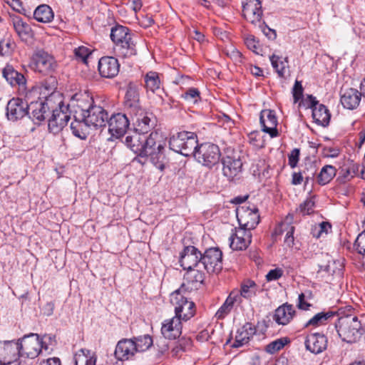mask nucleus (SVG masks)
<instances>
[{"label":"nucleus","instance_id":"nucleus-1","mask_svg":"<svg viewBox=\"0 0 365 365\" xmlns=\"http://www.w3.org/2000/svg\"><path fill=\"white\" fill-rule=\"evenodd\" d=\"M165 140L161 133L154 131L145 136L141 157H145L159 170H163L166 163Z\"/></svg>","mask_w":365,"mask_h":365},{"label":"nucleus","instance_id":"nucleus-2","mask_svg":"<svg viewBox=\"0 0 365 365\" xmlns=\"http://www.w3.org/2000/svg\"><path fill=\"white\" fill-rule=\"evenodd\" d=\"M110 36L114 44L113 49L117 56L129 58L136 55L135 43L128 27L120 24L115 25L110 29Z\"/></svg>","mask_w":365,"mask_h":365},{"label":"nucleus","instance_id":"nucleus-3","mask_svg":"<svg viewBox=\"0 0 365 365\" xmlns=\"http://www.w3.org/2000/svg\"><path fill=\"white\" fill-rule=\"evenodd\" d=\"M188 292H186L185 284L175 290L170 294V303L175 307V316L182 321L187 322L195 314V303L189 300Z\"/></svg>","mask_w":365,"mask_h":365},{"label":"nucleus","instance_id":"nucleus-4","mask_svg":"<svg viewBox=\"0 0 365 365\" xmlns=\"http://www.w3.org/2000/svg\"><path fill=\"white\" fill-rule=\"evenodd\" d=\"M339 336L347 343L356 342L361 335V323L356 316L341 317L335 323Z\"/></svg>","mask_w":365,"mask_h":365},{"label":"nucleus","instance_id":"nucleus-5","mask_svg":"<svg viewBox=\"0 0 365 365\" xmlns=\"http://www.w3.org/2000/svg\"><path fill=\"white\" fill-rule=\"evenodd\" d=\"M220 156L219 147L208 142L198 144L193 155L199 163L207 168H212L216 165L219 162Z\"/></svg>","mask_w":365,"mask_h":365},{"label":"nucleus","instance_id":"nucleus-6","mask_svg":"<svg viewBox=\"0 0 365 365\" xmlns=\"http://www.w3.org/2000/svg\"><path fill=\"white\" fill-rule=\"evenodd\" d=\"M33 93H38V88L32 87L31 90L26 92V101L21 98H12L6 106V116L9 120L16 121L26 115L29 116V100Z\"/></svg>","mask_w":365,"mask_h":365},{"label":"nucleus","instance_id":"nucleus-7","mask_svg":"<svg viewBox=\"0 0 365 365\" xmlns=\"http://www.w3.org/2000/svg\"><path fill=\"white\" fill-rule=\"evenodd\" d=\"M55 94L52 93L43 100L40 99L37 101H31L29 104V118L35 123H40L44 120L51 112V108L55 107Z\"/></svg>","mask_w":365,"mask_h":365},{"label":"nucleus","instance_id":"nucleus-8","mask_svg":"<svg viewBox=\"0 0 365 365\" xmlns=\"http://www.w3.org/2000/svg\"><path fill=\"white\" fill-rule=\"evenodd\" d=\"M94 101L87 93H75L67 104V108L73 118L84 119L85 115Z\"/></svg>","mask_w":365,"mask_h":365},{"label":"nucleus","instance_id":"nucleus-9","mask_svg":"<svg viewBox=\"0 0 365 365\" xmlns=\"http://www.w3.org/2000/svg\"><path fill=\"white\" fill-rule=\"evenodd\" d=\"M19 345L21 346V356L25 355L30 359L37 357L42 349H48V346L40 339L39 335L34 333L25 335L21 339H19Z\"/></svg>","mask_w":365,"mask_h":365},{"label":"nucleus","instance_id":"nucleus-10","mask_svg":"<svg viewBox=\"0 0 365 365\" xmlns=\"http://www.w3.org/2000/svg\"><path fill=\"white\" fill-rule=\"evenodd\" d=\"M31 67L38 73L48 74L57 67L54 58L45 51L40 49L34 52L31 61Z\"/></svg>","mask_w":365,"mask_h":365},{"label":"nucleus","instance_id":"nucleus-11","mask_svg":"<svg viewBox=\"0 0 365 365\" xmlns=\"http://www.w3.org/2000/svg\"><path fill=\"white\" fill-rule=\"evenodd\" d=\"M236 215L240 227L250 232L259 222V210L255 207L241 206L237 208Z\"/></svg>","mask_w":365,"mask_h":365},{"label":"nucleus","instance_id":"nucleus-12","mask_svg":"<svg viewBox=\"0 0 365 365\" xmlns=\"http://www.w3.org/2000/svg\"><path fill=\"white\" fill-rule=\"evenodd\" d=\"M207 273L219 272L222 269V252L217 247L207 249L202 253V266Z\"/></svg>","mask_w":365,"mask_h":365},{"label":"nucleus","instance_id":"nucleus-13","mask_svg":"<svg viewBox=\"0 0 365 365\" xmlns=\"http://www.w3.org/2000/svg\"><path fill=\"white\" fill-rule=\"evenodd\" d=\"M179 262L183 269L202 266V252L195 246H186L180 252Z\"/></svg>","mask_w":365,"mask_h":365},{"label":"nucleus","instance_id":"nucleus-14","mask_svg":"<svg viewBox=\"0 0 365 365\" xmlns=\"http://www.w3.org/2000/svg\"><path fill=\"white\" fill-rule=\"evenodd\" d=\"M133 121L134 129L146 134L155 125L153 114L140 108L137 112L128 114Z\"/></svg>","mask_w":365,"mask_h":365},{"label":"nucleus","instance_id":"nucleus-15","mask_svg":"<svg viewBox=\"0 0 365 365\" xmlns=\"http://www.w3.org/2000/svg\"><path fill=\"white\" fill-rule=\"evenodd\" d=\"M20 356L19 340L0 341V364H10L16 361Z\"/></svg>","mask_w":365,"mask_h":365},{"label":"nucleus","instance_id":"nucleus-16","mask_svg":"<svg viewBox=\"0 0 365 365\" xmlns=\"http://www.w3.org/2000/svg\"><path fill=\"white\" fill-rule=\"evenodd\" d=\"M128 115L121 113L113 114L110 116L106 123L108 125V131L110 135L115 138L124 135L130 125Z\"/></svg>","mask_w":365,"mask_h":365},{"label":"nucleus","instance_id":"nucleus-17","mask_svg":"<svg viewBox=\"0 0 365 365\" xmlns=\"http://www.w3.org/2000/svg\"><path fill=\"white\" fill-rule=\"evenodd\" d=\"M308 107L312 109V118L314 122L322 126L329 125L331 114L327 108L323 104H319L315 97L309 96L307 98Z\"/></svg>","mask_w":365,"mask_h":365},{"label":"nucleus","instance_id":"nucleus-18","mask_svg":"<svg viewBox=\"0 0 365 365\" xmlns=\"http://www.w3.org/2000/svg\"><path fill=\"white\" fill-rule=\"evenodd\" d=\"M242 14L245 19L252 24L257 25L262 22L263 11L259 0H245L242 4Z\"/></svg>","mask_w":365,"mask_h":365},{"label":"nucleus","instance_id":"nucleus-19","mask_svg":"<svg viewBox=\"0 0 365 365\" xmlns=\"http://www.w3.org/2000/svg\"><path fill=\"white\" fill-rule=\"evenodd\" d=\"M108 114L101 106L93 103L85 115V120L94 128L105 127L108 121Z\"/></svg>","mask_w":365,"mask_h":365},{"label":"nucleus","instance_id":"nucleus-20","mask_svg":"<svg viewBox=\"0 0 365 365\" xmlns=\"http://www.w3.org/2000/svg\"><path fill=\"white\" fill-rule=\"evenodd\" d=\"M98 68L102 77L112 78L118 75L120 64L118 59L114 57L103 56L98 61Z\"/></svg>","mask_w":365,"mask_h":365},{"label":"nucleus","instance_id":"nucleus-21","mask_svg":"<svg viewBox=\"0 0 365 365\" xmlns=\"http://www.w3.org/2000/svg\"><path fill=\"white\" fill-rule=\"evenodd\" d=\"M187 272L184 276L186 292L188 290L198 289L203 284L205 278V272L203 268L195 267L191 269H186Z\"/></svg>","mask_w":365,"mask_h":365},{"label":"nucleus","instance_id":"nucleus-22","mask_svg":"<svg viewBox=\"0 0 365 365\" xmlns=\"http://www.w3.org/2000/svg\"><path fill=\"white\" fill-rule=\"evenodd\" d=\"M124 108L128 114L137 112L142 108L140 106L138 87L130 83L125 96Z\"/></svg>","mask_w":365,"mask_h":365},{"label":"nucleus","instance_id":"nucleus-23","mask_svg":"<svg viewBox=\"0 0 365 365\" xmlns=\"http://www.w3.org/2000/svg\"><path fill=\"white\" fill-rule=\"evenodd\" d=\"M235 233L230 237V247L234 250H245L251 243L252 235L249 230L239 227L235 229Z\"/></svg>","mask_w":365,"mask_h":365},{"label":"nucleus","instance_id":"nucleus-24","mask_svg":"<svg viewBox=\"0 0 365 365\" xmlns=\"http://www.w3.org/2000/svg\"><path fill=\"white\" fill-rule=\"evenodd\" d=\"M259 120L262 131L268 133L272 138L278 135L277 119L274 110H263L260 113Z\"/></svg>","mask_w":365,"mask_h":365},{"label":"nucleus","instance_id":"nucleus-25","mask_svg":"<svg viewBox=\"0 0 365 365\" xmlns=\"http://www.w3.org/2000/svg\"><path fill=\"white\" fill-rule=\"evenodd\" d=\"M3 77L11 86H19L23 92L26 91V81L24 76L16 71L11 65H6L2 70Z\"/></svg>","mask_w":365,"mask_h":365},{"label":"nucleus","instance_id":"nucleus-26","mask_svg":"<svg viewBox=\"0 0 365 365\" xmlns=\"http://www.w3.org/2000/svg\"><path fill=\"white\" fill-rule=\"evenodd\" d=\"M161 333L168 339H175L182 333V320L174 316L172 319L165 320L162 324Z\"/></svg>","mask_w":365,"mask_h":365},{"label":"nucleus","instance_id":"nucleus-27","mask_svg":"<svg viewBox=\"0 0 365 365\" xmlns=\"http://www.w3.org/2000/svg\"><path fill=\"white\" fill-rule=\"evenodd\" d=\"M136 352L138 351L132 339H123L118 342L115 350V356L118 360L124 361L131 359Z\"/></svg>","mask_w":365,"mask_h":365},{"label":"nucleus","instance_id":"nucleus-28","mask_svg":"<svg viewBox=\"0 0 365 365\" xmlns=\"http://www.w3.org/2000/svg\"><path fill=\"white\" fill-rule=\"evenodd\" d=\"M222 171L225 176L233 179L242 170V163L239 156L227 155L222 160Z\"/></svg>","mask_w":365,"mask_h":365},{"label":"nucleus","instance_id":"nucleus-29","mask_svg":"<svg viewBox=\"0 0 365 365\" xmlns=\"http://www.w3.org/2000/svg\"><path fill=\"white\" fill-rule=\"evenodd\" d=\"M304 344L307 350L317 354L327 349V339L322 334L313 333L307 336Z\"/></svg>","mask_w":365,"mask_h":365},{"label":"nucleus","instance_id":"nucleus-30","mask_svg":"<svg viewBox=\"0 0 365 365\" xmlns=\"http://www.w3.org/2000/svg\"><path fill=\"white\" fill-rule=\"evenodd\" d=\"M146 135L134 129V130L128 133L125 138L124 143L134 153L141 157V153L143 148V144L145 140Z\"/></svg>","mask_w":365,"mask_h":365},{"label":"nucleus","instance_id":"nucleus-31","mask_svg":"<svg viewBox=\"0 0 365 365\" xmlns=\"http://www.w3.org/2000/svg\"><path fill=\"white\" fill-rule=\"evenodd\" d=\"M293 217L289 215L275 229L276 235L285 234L284 242L289 247L294 245V227L291 225Z\"/></svg>","mask_w":365,"mask_h":365},{"label":"nucleus","instance_id":"nucleus-32","mask_svg":"<svg viewBox=\"0 0 365 365\" xmlns=\"http://www.w3.org/2000/svg\"><path fill=\"white\" fill-rule=\"evenodd\" d=\"M14 28L21 41L26 43H31L34 38V31L29 24L24 21L19 16L12 19Z\"/></svg>","mask_w":365,"mask_h":365},{"label":"nucleus","instance_id":"nucleus-33","mask_svg":"<svg viewBox=\"0 0 365 365\" xmlns=\"http://www.w3.org/2000/svg\"><path fill=\"white\" fill-rule=\"evenodd\" d=\"M295 313L296 311L293 305L285 303L276 309L274 320L279 325H287L293 319Z\"/></svg>","mask_w":365,"mask_h":365},{"label":"nucleus","instance_id":"nucleus-34","mask_svg":"<svg viewBox=\"0 0 365 365\" xmlns=\"http://www.w3.org/2000/svg\"><path fill=\"white\" fill-rule=\"evenodd\" d=\"M361 91L355 88H349L341 94V103L347 109L353 110L358 107L361 99Z\"/></svg>","mask_w":365,"mask_h":365},{"label":"nucleus","instance_id":"nucleus-35","mask_svg":"<svg viewBox=\"0 0 365 365\" xmlns=\"http://www.w3.org/2000/svg\"><path fill=\"white\" fill-rule=\"evenodd\" d=\"M256 333V328L251 323H246L237 331L235 341L232 345L238 348L249 342L251 337Z\"/></svg>","mask_w":365,"mask_h":365},{"label":"nucleus","instance_id":"nucleus-36","mask_svg":"<svg viewBox=\"0 0 365 365\" xmlns=\"http://www.w3.org/2000/svg\"><path fill=\"white\" fill-rule=\"evenodd\" d=\"M237 302L240 303L239 292L232 291L227 297L222 305L217 311L215 317L218 319H224L231 312L234 304Z\"/></svg>","mask_w":365,"mask_h":365},{"label":"nucleus","instance_id":"nucleus-37","mask_svg":"<svg viewBox=\"0 0 365 365\" xmlns=\"http://www.w3.org/2000/svg\"><path fill=\"white\" fill-rule=\"evenodd\" d=\"M71 130L72 133L77 138L84 140L89 134V128L91 127L85 119H78L73 118V120L71 123Z\"/></svg>","mask_w":365,"mask_h":365},{"label":"nucleus","instance_id":"nucleus-38","mask_svg":"<svg viewBox=\"0 0 365 365\" xmlns=\"http://www.w3.org/2000/svg\"><path fill=\"white\" fill-rule=\"evenodd\" d=\"M76 365H96V357L90 350L81 349L74 356Z\"/></svg>","mask_w":365,"mask_h":365},{"label":"nucleus","instance_id":"nucleus-39","mask_svg":"<svg viewBox=\"0 0 365 365\" xmlns=\"http://www.w3.org/2000/svg\"><path fill=\"white\" fill-rule=\"evenodd\" d=\"M197 146L198 141L197 135L193 132H189L187 140L183 142L180 154L186 157L193 156Z\"/></svg>","mask_w":365,"mask_h":365},{"label":"nucleus","instance_id":"nucleus-40","mask_svg":"<svg viewBox=\"0 0 365 365\" xmlns=\"http://www.w3.org/2000/svg\"><path fill=\"white\" fill-rule=\"evenodd\" d=\"M34 17L38 22L49 23L53 19V12L49 6L42 4L35 9Z\"/></svg>","mask_w":365,"mask_h":365},{"label":"nucleus","instance_id":"nucleus-41","mask_svg":"<svg viewBox=\"0 0 365 365\" xmlns=\"http://www.w3.org/2000/svg\"><path fill=\"white\" fill-rule=\"evenodd\" d=\"M145 86L148 91L155 93L160 89L161 82L159 73L149 71L144 76Z\"/></svg>","mask_w":365,"mask_h":365},{"label":"nucleus","instance_id":"nucleus-42","mask_svg":"<svg viewBox=\"0 0 365 365\" xmlns=\"http://www.w3.org/2000/svg\"><path fill=\"white\" fill-rule=\"evenodd\" d=\"M188 131H181L173 135L169 140V146L175 153H180L182 151L184 140H187Z\"/></svg>","mask_w":365,"mask_h":365},{"label":"nucleus","instance_id":"nucleus-43","mask_svg":"<svg viewBox=\"0 0 365 365\" xmlns=\"http://www.w3.org/2000/svg\"><path fill=\"white\" fill-rule=\"evenodd\" d=\"M336 174V169L335 167L330 165H325L317 175V182L320 185H326L333 179Z\"/></svg>","mask_w":365,"mask_h":365},{"label":"nucleus","instance_id":"nucleus-44","mask_svg":"<svg viewBox=\"0 0 365 365\" xmlns=\"http://www.w3.org/2000/svg\"><path fill=\"white\" fill-rule=\"evenodd\" d=\"M66 110H68L67 106H64L62 101H58L57 103H55V107L51 108L52 115L51 117L57 119H61L64 125H66L70 119V115L67 114Z\"/></svg>","mask_w":365,"mask_h":365},{"label":"nucleus","instance_id":"nucleus-45","mask_svg":"<svg viewBox=\"0 0 365 365\" xmlns=\"http://www.w3.org/2000/svg\"><path fill=\"white\" fill-rule=\"evenodd\" d=\"M131 339L135 343L138 352L147 351L153 344V339L149 334L134 336Z\"/></svg>","mask_w":365,"mask_h":365},{"label":"nucleus","instance_id":"nucleus-46","mask_svg":"<svg viewBox=\"0 0 365 365\" xmlns=\"http://www.w3.org/2000/svg\"><path fill=\"white\" fill-rule=\"evenodd\" d=\"M333 316L334 313L331 312L317 313L307 322V323L304 324V327H308L309 326L317 327L326 324L327 320Z\"/></svg>","mask_w":365,"mask_h":365},{"label":"nucleus","instance_id":"nucleus-47","mask_svg":"<svg viewBox=\"0 0 365 365\" xmlns=\"http://www.w3.org/2000/svg\"><path fill=\"white\" fill-rule=\"evenodd\" d=\"M272 67L278 73L279 77H284L286 68L288 64L287 58L282 59L279 56L273 54L269 57Z\"/></svg>","mask_w":365,"mask_h":365},{"label":"nucleus","instance_id":"nucleus-48","mask_svg":"<svg viewBox=\"0 0 365 365\" xmlns=\"http://www.w3.org/2000/svg\"><path fill=\"white\" fill-rule=\"evenodd\" d=\"M358 170V166L351 164L349 166L344 165L341 168L339 173V180L341 182H345L353 178Z\"/></svg>","mask_w":365,"mask_h":365},{"label":"nucleus","instance_id":"nucleus-49","mask_svg":"<svg viewBox=\"0 0 365 365\" xmlns=\"http://www.w3.org/2000/svg\"><path fill=\"white\" fill-rule=\"evenodd\" d=\"M321 257L325 259L327 263L319 264V272L324 271L331 274H334L337 269L336 261H334L327 253H322Z\"/></svg>","mask_w":365,"mask_h":365},{"label":"nucleus","instance_id":"nucleus-50","mask_svg":"<svg viewBox=\"0 0 365 365\" xmlns=\"http://www.w3.org/2000/svg\"><path fill=\"white\" fill-rule=\"evenodd\" d=\"M256 293V284L254 281L247 280L241 285L239 296L245 299H250Z\"/></svg>","mask_w":365,"mask_h":365},{"label":"nucleus","instance_id":"nucleus-51","mask_svg":"<svg viewBox=\"0 0 365 365\" xmlns=\"http://www.w3.org/2000/svg\"><path fill=\"white\" fill-rule=\"evenodd\" d=\"M181 98L190 104H195L200 101V93L197 88H190L181 95Z\"/></svg>","mask_w":365,"mask_h":365},{"label":"nucleus","instance_id":"nucleus-52","mask_svg":"<svg viewBox=\"0 0 365 365\" xmlns=\"http://www.w3.org/2000/svg\"><path fill=\"white\" fill-rule=\"evenodd\" d=\"M289 341V339L286 337L276 339L267 344L266 346L265 350L269 354H274L282 349Z\"/></svg>","mask_w":365,"mask_h":365},{"label":"nucleus","instance_id":"nucleus-53","mask_svg":"<svg viewBox=\"0 0 365 365\" xmlns=\"http://www.w3.org/2000/svg\"><path fill=\"white\" fill-rule=\"evenodd\" d=\"M245 43L247 48L253 51L256 54H259L262 52V48L259 41L252 35H246L244 38Z\"/></svg>","mask_w":365,"mask_h":365},{"label":"nucleus","instance_id":"nucleus-54","mask_svg":"<svg viewBox=\"0 0 365 365\" xmlns=\"http://www.w3.org/2000/svg\"><path fill=\"white\" fill-rule=\"evenodd\" d=\"M314 197H310L307 198L304 202L300 204L299 210L302 215H310L314 212V207L315 205Z\"/></svg>","mask_w":365,"mask_h":365},{"label":"nucleus","instance_id":"nucleus-55","mask_svg":"<svg viewBox=\"0 0 365 365\" xmlns=\"http://www.w3.org/2000/svg\"><path fill=\"white\" fill-rule=\"evenodd\" d=\"M63 122L61 121V119L54 118L51 117L48 119V130L51 133L53 134L58 133L65 126Z\"/></svg>","mask_w":365,"mask_h":365},{"label":"nucleus","instance_id":"nucleus-56","mask_svg":"<svg viewBox=\"0 0 365 365\" xmlns=\"http://www.w3.org/2000/svg\"><path fill=\"white\" fill-rule=\"evenodd\" d=\"M91 54V51L86 46H81L74 49V55L77 60L86 63L87 58Z\"/></svg>","mask_w":365,"mask_h":365},{"label":"nucleus","instance_id":"nucleus-57","mask_svg":"<svg viewBox=\"0 0 365 365\" xmlns=\"http://www.w3.org/2000/svg\"><path fill=\"white\" fill-rule=\"evenodd\" d=\"M14 48V43L9 38L0 41V56L10 55Z\"/></svg>","mask_w":365,"mask_h":365},{"label":"nucleus","instance_id":"nucleus-58","mask_svg":"<svg viewBox=\"0 0 365 365\" xmlns=\"http://www.w3.org/2000/svg\"><path fill=\"white\" fill-rule=\"evenodd\" d=\"M303 87L302 83L299 81H296L292 89V94L294 98V102L297 103L303 96Z\"/></svg>","mask_w":365,"mask_h":365},{"label":"nucleus","instance_id":"nucleus-59","mask_svg":"<svg viewBox=\"0 0 365 365\" xmlns=\"http://www.w3.org/2000/svg\"><path fill=\"white\" fill-rule=\"evenodd\" d=\"M284 271L281 268H275L268 272L266 275V279L268 282L275 281L279 279L283 275Z\"/></svg>","mask_w":365,"mask_h":365},{"label":"nucleus","instance_id":"nucleus-60","mask_svg":"<svg viewBox=\"0 0 365 365\" xmlns=\"http://www.w3.org/2000/svg\"><path fill=\"white\" fill-rule=\"evenodd\" d=\"M259 27L261 29L262 31L264 34L270 40H274L277 37V34L275 30L270 29L268 26H267L264 22H261L257 24Z\"/></svg>","mask_w":365,"mask_h":365},{"label":"nucleus","instance_id":"nucleus-61","mask_svg":"<svg viewBox=\"0 0 365 365\" xmlns=\"http://www.w3.org/2000/svg\"><path fill=\"white\" fill-rule=\"evenodd\" d=\"M289 165L292 168L297 166L299 158V150L298 148L293 149L288 155Z\"/></svg>","mask_w":365,"mask_h":365},{"label":"nucleus","instance_id":"nucleus-62","mask_svg":"<svg viewBox=\"0 0 365 365\" xmlns=\"http://www.w3.org/2000/svg\"><path fill=\"white\" fill-rule=\"evenodd\" d=\"M327 227H329V228L331 227V226L329 225V223L324 222L320 223L317 227H315L312 230L313 236L317 238H319V237H321V235L324 232H325L327 234Z\"/></svg>","mask_w":365,"mask_h":365},{"label":"nucleus","instance_id":"nucleus-63","mask_svg":"<svg viewBox=\"0 0 365 365\" xmlns=\"http://www.w3.org/2000/svg\"><path fill=\"white\" fill-rule=\"evenodd\" d=\"M297 307L299 309L303 310H308L311 307V304L305 301V295L304 293L299 294Z\"/></svg>","mask_w":365,"mask_h":365},{"label":"nucleus","instance_id":"nucleus-64","mask_svg":"<svg viewBox=\"0 0 365 365\" xmlns=\"http://www.w3.org/2000/svg\"><path fill=\"white\" fill-rule=\"evenodd\" d=\"M192 341L190 338L182 337L179 341L178 344L180 349L182 351H186L192 346Z\"/></svg>","mask_w":365,"mask_h":365}]
</instances>
